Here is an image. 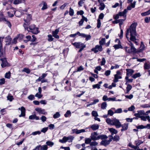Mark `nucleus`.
I'll return each mask as SVG.
<instances>
[{
	"label": "nucleus",
	"instance_id": "f257e3e1",
	"mask_svg": "<svg viewBox=\"0 0 150 150\" xmlns=\"http://www.w3.org/2000/svg\"><path fill=\"white\" fill-rule=\"evenodd\" d=\"M137 24L136 23H132L130 25L129 28H128L126 31V37L128 40H129L134 42L136 45H137V40L136 37L137 35L136 32V27Z\"/></svg>",
	"mask_w": 150,
	"mask_h": 150
},
{
	"label": "nucleus",
	"instance_id": "f03ea898",
	"mask_svg": "<svg viewBox=\"0 0 150 150\" xmlns=\"http://www.w3.org/2000/svg\"><path fill=\"white\" fill-rule=\"evenodd\" d=\"M106 122L109 125L115 126L116 128H119L122 126V124L119 120L115 118L112 119L107 118Z\"/></svg>",
	"mask_w": 150,
	"mask_h": 150
},
{
	"label": "nucleus",
	"instance_id": "7ed1b4c3",
	"mask_svg": "<svg viewBox=\"0 0 150 150\" xmlns=\"http://www.w3.org/2000/svg\"><path fill=\"white\" fill-rule=\"evenodd\" d=\"M98 134L96 132H94L91 133L90 137L93 141L98 140L100 139L102 140L107 138V136L104 134L98 135Z\"/></svg>",
	"mask_w": 150,
	"mask_h": 150
},
{
	"label": "nucleus",
	"instance_id": "20e7f679",
	"mask_svg": "<svg viewBox=\"0 0 150 150\" xmlns=\"http://www.w3.org/2000/svg\"><path fill=\"white\" fill-rule=\"evenodd\" d=\"M123 49L125 50L126 52L129 54H134L136 52V49L133 48V47L125 46L123 47Z\"/></svg>",
	"mask_w": 150,
	"mask_h": 150
},
{
	"label": "nucleus",
	"instance_id": "39448f33",
	"mask_svg": "<svg viewBox=\"0 0 150 150\" xmlns=\"http://www.w3.org/2000/svg\"><path fill=\"white\" fill-rule=\"evenodd\" d=\"M0 60L2 62L1 65L2 68L8 67L10 66V64L8 63L6 58H1Z\"/></svg>",
	"mask_w": 150,
	"mask_h": 150
},
{
	"label": "nucleus",
	"instance_id": "423d86ee",
	"mask_svg": "<svg viewBox=\"0 0 150 150\" xmlns=\"http://www.w3.org/2000/svg\"><path fill=\"white\" fill-rule=\"evenodd\" d=\"M91 51L94 52L95 53H96L99 52H101L103 50L102 47L101 45H96L94 48L91 49Z\"/></svg>",
	"mask_w": 150,
	"mask_h": 150
},
{
	"label": "nucleus",
	"instance_id": "0eeeda50",
	"mask_svg": "<svg viewBox=\"0 0 150 150\" xmlns=\"http://www.w3.org/2000/svg\"><path fill=\"white\" fill-rule=\"evenodd\" d=\"M137 113H135L134 114V116L138 118H140L143 115H147L146 112H145L143 110H140L137 111Z\"/></svg>",
	"mask_w": 150,
	"mask_h": 150
},
{
	"label": "nucleus",
	"instance_id": "6e6552de",
	"mask_svg": "<svg viewBox=\"0 0 150 150\" xmlns=\"http://www.w3.org/2000/svg\"><path fill=\"white\" fill-rule=\"evenodd\" d=\"M72 44L73 46L77 48H80L84 46H85L83 43L81 42H75L72 43Z\"/></svg>",
	"mask_w": 150,
	"mask_h": 150
},
{
	"label": "nucleus",
	"instance_id": "1a4fd4ad",
	"mask_svg": "<svg viewBox=\"0 0 150 150\" xmlns=\"http://www.w3.org/2000/svg\"><path fill=\"white\" fill-rule=\"evenodd\" d=\"M59 31V28H58L55 30L54 31H52V35L56 39H59V36L57 35Z\"/></svg>",
	"mask_w": 150,
	"mask_h": 150
},
{
	"label": "nucleus",
	"instance_id": "9d476101",
	"mask_svg": "<svg viewBox=\"0 0 150 150\" xmlns=\"http://www.w3.org/2000/svg\"><path fill=\"white\" fill-rule=\"evenodd\" d=\"M18 110H21V114L19 116V117H24L25 116V108L23 106H22L21 108H19Z\"/></svg>",
	"mask_w": 150,
	"mask_h": 150
},
{
	"label": "nucleus",
	"instance_id": "9b49d317",
	"mask_svg": "<svg viewBox=\"0 0 150 150\" xmlns=\"http://www.w3.org/2000/svg\"><path fill=\"white\" fill-rule=\"evenodd\" d=\"M35 110L38 112L40 114H41L45 115L47 114L45 110L44 109H42L40 108H38L35 109Z\"/></svg>",
	"mask_w": 150,
	"mask_h": 150
},
{
	"label": "nucleus",
	"instance_id": "f8f14e48",
	"mask_svg": "<svg viewBox=\"0 0 150 150\" xmlns=\"http://www.w3.org/2000/svg\"><path fill=\"white\" fill-rule=\"evenodd\" d=\"M25 25H26V23H24L23 24V26L25 28V30H27L28 31H29L30 30H28V29H29L30 30V31L31 32L32 30L35 27V25L34 24L31 25L29 26L28 27H26L25 26Z\"/></svg>",
	"mask_w": 150,
	"mask_h": 150
},
{
	"label": "nucleus",
	"instance_id": "ddd939ff",
	"mask_svg": "<svg viewBox=\"0 0 150 150\" xmlns=\"http://www.w3.org/2000/svg\"><path fill=\"white\" fill-rule=\"evenodd\" d=\"M99 128V125L97 124H94L90 125L88 127V128H91L93 130L95 131L98 129Z\"/></svg>",
	"mask_w": 150,
	"mask_h": 150
},
{
	"label": "nucleus",
	"instance_id": "4468645a",
	"mask_svg": "<svg viewBox=\"0 0 150 150\" xmlns=\"http://www.w3.org/2000/svg\"><path fill=\"white\" fill-rule=\"evenodd\" d=\"M116 41H118V43H120V40L118 39H116ZM113 47L116 50L118 49L119 48H121L122 49H123V47L120 44H118L117 45H115L113 46Z\"/></svg>",
	"mask_w": 150,
	"mask_h": 150
},
{
	"label": "nucleus",
	"instance_id": "2eb2a0df",
	"mask_svg": "<svg viewBox=\"0 0 150 150\" xmlns=\"http://www.w3.org/2000/svg\"><path fill=\"white\" fill-rule=\"evenodd\" d=\"M47 74L43 73L42 74V75L39 78L36 80V82L40 81L42 79H45V78L47 76Z\"/></svg>",
	"mask_w": 150,
	"mask_h": 150
},
{
	"label": "nucleus",
	"instance_id": "dca6fc26",
	"mask_svg": "<svg viewBox=\"0 0 150 150\" xmlns=\"http://www.w3.org/2000/svg\"><path fill=\"white\" fill-rule=\"evenodd\" d=\"M127 71L126 75L127 76H130L134 73V71L131 69H126Z\"/></svg>",
	"mask_w": 150,
	"mask_h": 150
},
{
	"label": "nucleus",
	"instance_id": "f3484780",
	"mask_svg": "<svg viewBox=\"0 0 150 150\" xmlns=\"http://www.w3.org/2000/svg\"><path fill=\"white\" fill-rule=\"evenodd\" d=\"M111 141V140H102L100 142V144L103 146H106L108 145L110 143V142Z\"/></svg>",
	"mask_w": 150,
	"mask_h": 150
},
{
	"label": "nucleus",
	"instance_id": "a211bd4d",
	"mask_svg": "<svg viewBox=\"0 0 150 150\" xmlns=\"http://www.w3.org/2000/svg\"><path fill=\"white\" fill-rule=\"evenodd\" d=\"M121 127H122V129H121V131L122 132L128 129V124L127 123H124L122 125Z\"/></svg>",
	"mask_w": 150,
	"mask_h": 150
},
{
	"label": "nucleus",
	"instance_id": "6ab92c4d",
	"mask_svg": "<svg viewBox=\"0 0 150 150\" xmlns=\"http://www.w3.org/2000/svg\"><path fill=\"white\" fill-rule=\"evenodd\" d=\"M25 1V0H13V3L15 4H18L24 3Z\"/></svg>",
	"mask_w": 150,
	"mask_h": 150
},
{
	"label": "nucleus",
	"instance_id": "aec40b11",
	"mask_svg": "<svg viewBox=\"0 0 150 150\" xmlns=\"http://www.w3.org/2000/svg\"><path fill=\"white\" fill-rule=\"evenodd\" d=\"M29 118L31 120L35 119L36 120H38L39 119V117L36 116L35 115H31L29 116Z\"/></svg>",
	"mask_w": 150,
	"mask_h": 150
},
{
	"label": "nucleus",
	"instance_id": "412c9836",
	"mask_svg": "<svg viewBox=\"0 0 150 150\" xmlns=\"http://www.w3.org/2000/svg\"><path fill=\"white\" fill-rule=\"evenodd\" d=\"M109 131L111 133V134L113 135V134H116L117 133V131L116 129L113 128L108 129Z\"/></svg>",
	"mask_w": 150,
	"mask_h": 150
},
{
	"label": "nucleus",
	"instance_id": "4be33fe9",
	"mask_svg": "<svg viewBox=\"0 0 150 150\" xmlns=\"http://www.w3.org/2000/svg\"><path fill=\"white\" fill-rule=\"evenodd\" d=\"M143 143V142L140 140H138V141H135V144H136V146H137V149L139 148V146Z\"/></svg>",
	"mask_w": 150,
	"mask_h": 150
},
{
	"label": "nucleus",
	"instance_id": "5701e85b",
	"mask_svg": "<svg viewBox=\"0 0 150 150\" xmlns=\"http://www.w3.org/2000/svg\"><path fill=\"white\" fill-rule=\"evenodd\" d=\"M32 33L35 34H37L39 32L38 28L37 27H35L31 32Z\"/></svg>",
	"mask_w": 150,
	"mask_h": 150
},
{
	"label": "nucleus",
	"instance_id": "b1692460",
	"mask_svg": "<svg viewBox=\"0 0 150 150\" xmlns=\"http://www.w3.org/2000/svg\"><path fill=\"white\" fill-rule=\"evenodd\" d=\"M144 68L145 69H148L150 68V63H145L144 65Z\"/></svg>",
	"mask_w": 150,
	"mask_h": 150
},
{
	"label": "nucleus",
	"instance_id": "393cba45",
	"mask_svg": "<svg viewBox=\"0 0 150 150\" xmlns=\"http://www.w3.org/2000/svg\"><path fill=\"white\" fill-rule=\"evenodd\" d=\"M67 141L69 142H72V140L74 138V137L71 136H69L67 137Z\"/></svg>",
	"mask_w": 150,
	"mask_h": 150
},
{
	"label": "nucleus",
	"instance_id": "a878e982",
	"mask_svg": "<svg viewBox=\"0 0 150 150\" xmlns=\"http://www.w3.org/2000/svg\"><path fill=\"white\" fill-rule=\"evenodd\" d=\"M5 54V50L3 48L0 49V57H3Z\"/></svg>",
	"mask_w": 150,
	"mask_h": 150
},
{
	"label": "nucleus",
	"instance_id": "bb28decb",
	"mask_svg": "<svg viewBox=\"0 0 150 150\" xmlns=\"http://www.w3.org/2000/svg\"><path fill=\"white\" fill-rule=\"evenodd\" d=\"M6 42H8V45H9L10 44V42L11 39L10 36H8L5 38Z\"/></svg>",
	"mask_w": 150,
	"mask_h": 150
},
{
	"label": "nucleus",
	"instance_id": "cd10ccee",
	"mask_svg": "<svg viewBox=\"0 0 150 150\" xmlns=\"http://www.w3.org/2000/svg\"><path fill=\"white\" fill-rule=\"evenodd\" d=\"M107 106V103L105 102H104L101 104V108L103 110L105 109Z\"/></svg>",
	"mask_w": 150,
	"mask_h": 150
},
{
	"label": "nucleus",
	"instance_id": "c85d7f7f",
	"mask_svg": "<svg viewBox=\"0 0 150 150\" xmlns=\"http://www.w3.org/2000/svg\"><path fill=\"white\" fill-rule=\"evenodd\" d=\"M100 6L99 9L100 10H103L105 8V5L104 3L102 2H101L100 3Z\"/></svg>",
	"mask_w": 150,
	"mask_h": 150
},
{
	"label": "nucleus",
	"instance_id": "c756f323",
	"mask_svg": "<svg viewBox=\"0 0 150 150\" xmlns=\"http://www.w3.org/2000/svg\"><path fill=\"white\" fill-rule=\"evenodd\" d=\"M59 142L61 143H64L67 141V137H64L62 139H60Z\"/></svg>",
	"mask_w": 150,
	"mask_h": 150
},
{
	"label": "nucleus",
	"instance_id": "7c9ffc66",
	"mask_svg": "<svg viewBox=\"0 0 150 150\" xmlns=\"http://www.w3.org/2000/svg\"><path fill=\"white\" fill-rule=\"evenodd\" d=\"M122 19H119L117 21H114L113 22V23L114 24H117L119 23V25L120 26L122 24L123 22L122 21Z\"/></svg>",
	"mask_w": 150,
	"mask_h": 150
},
{
	"label": "nucleus",
	"instance_id": "2f4dec72",
	"mask_svg": "<svg viewBox=\"0 0 150 150\" xmlns=\"http://www.w3.org/2000/svg\"><path fill=\"white\" fill-rule=\"evenodd\" d=\"M46 145L49 146L50 147H52L54 145V143L50 141H47L46 143Z\"/></svg>",
	"mask_w": 150,
	"mask_h": 150
},
{
	"label": "nucleus",
	"instance_id": "473e14b6",
	"mask_svg": "<svg viewBox=\"0 0 150 150\" xmlns=\"http://www.w3.org/2000/svg\"><path fill=\"white\" fill-rule=\"evenodd\" d=\"M60 116V114L58 112H57L55 114L53 115V117L55 118H57L59 117Z\"/></svg>",
	"mask_w": 150,
	"mask_h": 150
},
{
	"label": "nucleus",
	"instance_id": "72a5a7b5",
	"mask_svg": "<svg viewBox=\"0 0 150 150\" xmlns=\"http://www.w3.org/2000/svg\"><path fill=\"white\" fill-rule=\"evenodd\" d=\"M141 76V74L139 73H136L132 76V77L134 79Z\"/></svg>",
	"mask_w": 150,
	"mask_h": 150
},
{
	"label": "nucleus",
	"instance_id": "f704fd0d",
	"mask_svg": "<svg viewBox=\"0 0 150 150\" xmlns=\"http://www.w3.org/2000/svg\"><path fill=\"white\" fill-rule=\"evenodd\" d=\"M40 147L41 150H47L48 149L47 145H40Z\"/></svg>",
	"mask_w": 150,
	"mask_h": 150
},
{
	"label": "nucleus",
	"instance_id": "c9c22d12",
	"mask_svg": "<svg viewBox=\"0 0 150 150\" xmlns=\"http://www.w3.org/2000/svg\"><path fill=\"white\" fill-rule=\"evenodd\" d=\"M14 13L15 15L18 17H20L21 15V13L18 11H14Z\"/></svg>",
	"mask_w": 150,
	"mask_h": 150
},
{
	"label": "nucleus",
	"instance_id": "e433bc0d",
	"mask_svg": "<svg viewBox=\"0 0 150 150\" xmlns=\"http://www.w3.org/2000/svg\"><path fill=\"white\" fill-rule=\"evenodd\" d=\"M92 140L91 138H86L85 139V143L86 144H88L90 143L91 141Z\"/></svg>",
	"mask_w": 150,
	"mask_h": 150
},
{
	"label": "nucleus",
	"instance_id": "4c0bfd02",
	"mask_svg": "<svg viewBox=\"0 0 150 150\" xmlns=\"http://www.w3.org/2000/svg\"><path fill=\"white\" fill-rule=\"evenodd\" d=\"M100 45H103L105 43V40L104 38H103L99 42Z\"/></svg>",
	"mask_w": 150,
	"mask_h": 150
},
{
	"label": "nucleus",
	"instance_id": "58836bf2",
	"mask_svg": "<svg viewBox=\"0 0 150 150\" xmlns=\"http://www.w3.org/2000/svg\"><path fill=\"white\" fill-rule=\"evenodd\" d=\"M31 19V16L30 15H28L27 19H24V20L25 23H28Z\"/></svg>",
	"mask_w": 150,
	"mask_h": 150
},
{
	"label": "nucleus",
	"instance_id": "ea45409f",
	"mask_svg": "<svg viewBox=\"0 0 150 150\" xmlns=\"http://www.w3.org/2000/svg\"><path fill=\"white\" fill-rule=\"evenodd\" d=\"M7 99L10 101L11 102L13 99L14 98L12 96L8 95L7 96Z\"/></svg>",
	"mask_w": 150,
	"mask_h": 150
},
{
	"label": "nucleus",
	"instance_id": "a19ab883",
	"mask_svg": "<svg viewBox=\"0 0 150 150\" xmlns=\"http://www.w3.org/2000/svg\"><path fill=\"white\" fill-rule=\"evenodd\" d=\"M69 14L70 16H73L74 15V10L71 7L70 8L69 11Z\"/></svg>",
	"mask_w": 150,
	"mask_h": 150
},
{
	"label": "nucleus",
	"instance_id": "79ce46f5",
	"mask_svg": "<svg viewBox=\"0 0 150 150\" xmlns=\"http://www.w3.org/2000/svg\"><path fill=\"white\" fill-rule=\"evenodd\" d=\"M120 16H122L124 18V19H122V21H124L126 18V15H125L122 12H120L118 13Z\"/></svg>",
	"mask_w": 150,
	"mask_h": 150
},
{
	"label": "nucleus",
	"instance_id": "37998d69",
	"mask_svg": "<svg viewBox=\"0 0 150 150\" xmlns=\"http://www.w3.org/2000/svg\"><path fill=\"white\" fill-rule=\"evenodd\" d=\"M71 112L70 110H67L66 113L64 115V116L66 117H68L69 115L71 116Z\"/></svg>",
	"mask_w": 150,
	"mask_h": 150
},
{
	"label": "nucleus",
	"instance_id": "c03bdc74",
	"mask_svg": "<svg viewBox=\"0 0 150 150\" xmlns=\"http://www.w3.org/2000/svg\"><path fill=\"white\" fill-rule=\"evenodd\" d=\"M93 89L97 88L98 89L100 88V85L99 84H96L93 85L92 86Z\"/></svg>",
	"mask_w": 150,
	"mask_h": 150
},
{
	"label": "nucleus",
	"instance_id": "a18cd8bd",
	"mask_svg": "<svg viewBox=\"0 0 150 150\" xmlns=\"http://www.w3.org/2000/svg\"><path fill=\"white\" fill-rule=\"evenodd\" d=\"M86 132V131H85V129H80V130H78L77 129V131H76V134H80L81 133L84 132Z\"/></svg>",
	"mask_w": 150,
	"mask_h": 150
},
{
	"label": "nucleus",
	"instance_id": "49530a36",
	"mask_svg": "<svg viewBox=\"0 0 150 150\" xmlns=\"http://www.w3.org/2000/svg\"><path fill=\"white\" fill-rule=\"evenodd\" d=\"M41 134V132L40 131H36L34 132H33L32 133L31 135H32L33 136H35L37 134L39 135Z\"/></svg>",
	"mask_w": 150,
	"mask_h": 150
},
{
	"label": "nucleus",
	"instance_id": "de8ad7c7",
	"mask_svg": "<svg viewBox=\"0 0 150 150\" xmlns=\"http://www.w3.org/2000/svg\"><path fill=\"white\" fill-rule=\"evenodd\" d=\"M11 76V72L10 71H8V72L6 73L5 76V77L7 79H10Z\"/></svg>",
	"mask_w": 150,
	"mask_h": 150
},
{
	"label": "nucleus",
	"instance_id": "09e8293b",
	"mask_svg": "<svg viewBox=\"0 0 150 150\" xmlns=\"http://www.w3.org/2000/svg\"><path fill=\"white\" fill-rule=\"evenodd\" d=\"M23 37V35H19V37H20L19 38H16L13 39V40L12 41V43H14V44L16 43L17 42V40L18 39L20 38V37Z\"/></svg>",
	"mask_w": 150,
	"mask_h": 150
},
{
	"label": "nucleus",
	"instance_id": "8fccbe9b",
	"mask_svg": "<svg viewBox=\"0 0 150 150\" xmlns=\"http://www.w3.org/2000/svg\"><path fill=\"white\" fill-rule=\"evenodd\" d=\"M22 71L25 72L27 74H29L30 71L28 68H24L22 70Z\"/></svg>",
	"mask_w": 150,
	"mask_h": 150
},
{
	"label": "nucleus",
	"instance_id": "3c124183",
	"mask_svg": "<svg viewBox=\"0 0 150 150\" xmlns=\"http://www.w3.org/2000/svg\"><path fill=\"white\" fill-rule=\"evenodd\" d=\"M4 20L6 22V23L7 25H8V26L10 28H11V24L10 23V22L7 20L6 19L4 18Z\"/></svg>",
	"mask_w": 150,
	"mask_h": 150
},
{
	"label": "nucleus",
	"instance_id": "603ef678",
	"mask_svg": "<svg viewBox=\"0 0 150 150\" xmlns=\"http://www.w3.org/2000/svg\"><path fill=\"white\" fill-rule=\"evenodd\" d=\"M48 40L50 42L52 41L54 38H53L52 36L51 35H48Z\"/></svg>",
	"mask_w": 150,
	"mask_h": 150
},
{
	"label": "nucleus",
	"instance_id": "864d4df0",
	"mask_svg": "<svg viewBox=\"0 0 150 150\" xmlns=\"http://www.w3.org/2000/svg\"><path fill=\"white\" fill-rule=\"evenodd\" d=\"M106 62V60L104 57H103L102 59V61L101 62L100 65L101 66L104 65Z\"/></svg>",
	"mask_w": 150,
	"mask_h": 150
},
{
	"label": "nucleus",
	"instance_id": "5fc2aeb1",
	"mask_svg": "<svg viewBox=\"0 0 150 150\" xmlns=\"http://www.w3.org/2000/svg\"><path fill=\"white\" fill-rule=\"evenodd\" d=\"M114 141H118L120 139V137L119 136L116 135H115L113 137H112Z\"/></svg>",
	"mask_w": 150,
	"mask_h": 150
},
{
	"label": "nucleus",
	"instance_id": "6e6d98bb",
	"mask_svg": "<svg viewBox=\"0 0 150 150\" xmlns=\"http://www.w3.org/2000/svg\"><path fill=\"white\" fill-rule=\"evenodd\" d=\"M77 33H78V35L79 36H81L83 38H85L86 36V35L84 33H80L79 32H77Z\"/></svg>",
	"mask_w": 150,
	"mask_h": 150
},
{
	"label": "nucleus",
	"instance_id": "4d7b16f0",
	"mask_svg": "<svg viewBox=\"0 0 150 150\" xmlns=\"http://www.w3.org/2000/svg\"><path fill=\"white\" fill-rule=\"evenodd\" d=\"M122 112V110L121 108H119L117 110H116L115 111L114 113H120Z\"/></svg>",
	"mask_w": 150,
	"mask_h": 150
},
{
	"label": "nucleus",
	"instance_id": "13d9d810",
	"mask_svg": "<svg viewBox=\"0 0 150 150\" xmlns=\"http://www.w3.org/2000/svg\"><path fill=\"white\" fill-rule=\"evenodd\" d=\"M114 112L111 109H110L108 111V115L112 116Z\"/></svg>",
	"mask_w": 150,
	"mask_h": 150
},
{
	"label": "nucleus",
	"instance_id": "bf43d9fd",
	"mask_svg": "<svg viewBox=\"0 0 150 150\" xmlns=\"http://www.w3.org/2000/svg\"><path fill=\"white\" fill-rule=\"evenodd\" d=\"M47 8V4L46 3L44 2L43 4V6L41 8V10H44Z\"/></svg>",
	"mask_w": 150,
	"mask_h": 150
},
{
	"label": "nucleus",
	"instance_id": "052dcab7",
	"mask_svg": "<svg viewBox=\"0 0 150 150\" xmlns=\"http://www.w3.org/2000/svg\"><path fill=\"white\" fill-rule=\"evenodd\" d=\"M144 21L146 23H149L150 21V17H145L144 19Z\"/></svg>",
	"mask_w": 150,
	"mask_h": 150
},
{
	"label": "nucleus",
	"instance_id": "680f3d73",
	"mask_svg": "<svg viewBox=\"0 0 150 150\" xmlns=\"http://www.w3.org/2000/svg\"><path fill=\"white\" fill-rule=\"evenodd\" d=\"M135 109V108L134 106L133 105H132L130 107L128 108V110L132 111H133Z\"/></svg>",
	"mask_w": 150,
	"mask_h": 150
},
{
	"label": "nucleus",
	"instance_id": "e2e57ef3",
	"mask_svg": "<svg viewBox=\"0 0 150 150\" xmlns=\"http://www.w3.org/2000/svg\"><path fill=\"white\" fill-rule=\"evenodd\" d=\"M119 67V66L117 64H115V66H111L110 68V69L111 70L113 69H117Z\"/></svg>",
	"mask_w": 150,
	"mask_h": 150
},
{
	"label": "nucleus",
	"instance_id": "0e129e2a",
	"mask_svg": "<svg viewBox=\"0 0 150 150\" xmlns=\"http://www.w3.org/2000/svg\"><path fill=\"white\" fill-rule=\"evenodd\" d=\"M129 146L132 148L134 149V150H136L137 149V146L132 145L131 143H129Z\"/></svg>",
	"mask_w": 150,
	"mask_h": 150
},
{
	"label": "nucleus",
	"instance_id": "69168bd1",
	"mask_svg": "<svg viewBox=\"0 0 150 150\" xmlns=\"http://www.w3.org/2000/svg\"><path fill=\"white\" fill-rule=\"evenodd\" d=\"M35 96L36 97L40 98L42 97V95L41 94V93H37L35 95Z\"/></svg>",
	"mask_w": 150,
	"mask_h": 150
},
{
	"label": "nucleus",
	"instance_id": "338daca9",
	"mask_svg": "<svg viewBox=\"0 0 150 150\" xmlns=\"http://www.w3.org/2000/svg\"><path fill=\"white\" fill-rule=\"evenodd\" d=\"M109 98L106 95H104L103 96L102 100L104 101H108Z\"/></svg>",
	"mask_w": 150,
	"mask_h": 150
},
{
	"label": "nucleus",
	"instance_id": "774afa93",
	"mask_svg": "<svg viewBox=\"0 0 150 150\" xmlns=\"http://www.w3.org/2000/svg\"><path fill=\"white\" fill-rule=\"evenodd\" d=\"M98 144V143L94 141L91 142L90 143V146H96Z\"/></svg>",
	"mask_w": 150,
	"mask_h": 150
}]
</instances>
